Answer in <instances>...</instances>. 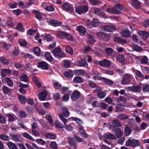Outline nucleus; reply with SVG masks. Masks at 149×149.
<instances>
[{
  "label": "nucleus",
  "instance_id": "nucleus-1",
  "mask_svg": "<svg viewBox=\"0 0 149 149\" xmlns=\"http://www.w3.org/2000/svg\"><path fill=\"white\" fill-rule=\"evenodd\" d=\"M134 79L133 76L130 74H125L122 79L121 84L122 85L129 84L130 81Z\"/></svg>",
  "mask_w": 149,
  "mask_h": 149
},
{
  "label": "nucleus",
  "instance_id": "nucleus-2",
  "mask_svg": "<svg viewBox=\"0 0 149 149\" xmlns=\"http://www.w3.org/2000/svg\"><path fill=\"white\" fill-rule=\"evenodd\" d=\"M125 145L127 146L133 147L138 146L139 145V141L132 138H130L126 141Z\"/></svg>",
  "mask_w": 149,
  "mask_h": 149
},
{
  "label": "nucleus",
  "instance_id": "nucleus-3",
  "mask_svg": "<svg viewBox=\"0 0 149 149\" xmlns=\"http://www.w3.org/2000/svg\"><path fill=\"white\" fill-rule=\"evenodd\" d=\"M53 55L55 57H64L65 56V53L62 51L61 49L56 48L52 51Z\"/></svg>",
  "mask_w": 149,
  "mask_h": 149
},
{
  "label": "nucleus",
  "instance_id": "nucleus-4",
  "mask_svg": "<svg viewBox=\"0 0 149 149\" xmlns=\"http://www.w3.org/2000/svg\"><path fill=\"white\" fill-rule=\"evenodd\" d=\"M62 9L66 12L72 13L74 12V8L68 2L64 3L62 7Z\"/></svg>",
  "mask_w": 149,
  "mask_h": 149
},
{
  "label": "nucleus",
  "instance_id": "nucleus-5",
  "mask_svg": "<svg viewBox=\"0 0 149 149\" xmlns=\"http://www.w3.org/2000/svg\"><path fill=\"white\" fill-rule=\"evenodd\" d=\"M88 10V7L86 6H82L77 7L75 9L76 13L81 14L86 13Z\"/></svg>",
  "mask_w": 149,
  "mask_h": 149
},
{
  "label": "nucleus",
  "instance_id": "nucleus-6",
  "mask_svg": "<svg viewBox=\"0 0 149 149\" xmlns=\"http://www.w3.org/2000/svg\"><path fill=\"white\" fill-rule=\"evenodd\" d=\"M87 21L88 23L87 25L88 27L90 28L97 26L100 23L99 21L98 20L95 19L91 22L89 20H88Z\"/></svg>",
  "mask_w": 149,
  "mask_h": 149
},
{
  "label": "nucleus",
  "instance_id": "nucleus-7",
  "mask_svg": "<svg viewBox=\"0 0 149 149\" xmlns=\"http://www.w3.org/2000/svg\"><path fill=\"white\" fill-rule=\"evenodd\" d=\"M47 22L49 24L54 26H60L62 24L60 22L54 19H47Z\"/></svg>",
  "mask_w": 149,
  "mask_h": 149
},
{
  "label": "nucleus",
  "instance_id": "nucleus-8",
  "mask_svg": "<svg viewBox=\"0 0 149 149\" xmlns=\"http://www.w3.org/2000/svg\"><path fill=\"white\" fill-rule=\"evenodd\" d=\"M99 64L102 67L104 68H107L110 66V63L109 60L106 59H104L100 61L99 63Z\"/></svg>",
  "mask_w": 149,
  "mask_h": 149
},
{
  "label": "nucleus",
  "instance_id": "nucleus-9",
  "mask_svg": "<svg viewBox=\"0 0 149 149\" xmlns=\"http://www.w3.org/2000/svg\"><path fill=\"white\" fill-rule=\"evenodd\" d=\"M138 33L141 38L143 40H146L149 35L148 32L142 31H139Z\"/></svg>",
  "mask_w": 149,
  "mask_h": 149
},
{
  "label": "nucleus",
  "instance_id": "nucleus-10",
  "mask_svg": "<svg viewBox=\"0 0 149 149\" xmlns=\"http://www.w3.org/2000/svg\"><path fill=\"white\" fill-rule=\"evenodd\" d=\"M114 14H118L120 13V11L123 10L122 6L118 4L113 7Z\"/></svg>",
  "mask_w": 149,
  "mask_h": 149
},
{
  "label": "nucleus",
  "instance_id": "nucleus-11",
  "mask_svg": "<svg viewBox=\"0 0 149 149\" xmlns=\"http://www.w3.org/2000/svg\"><path fill=\"white\" fill-rule=\"evenodd\" d=\"M47 92L46 91H43L40 93L38 95V97L40 100H45L47 97Z\"/></svg>",
  "mask_w": 149,
  "mask_h": 149
},
{
  "label": "nucleus",
  "instance_id": "nucleus-12",
  "mask_svg": "<svg viewBox=\"0 0 149 149\" xmlns=\"http://www.w3.org/2000/svg\"><path fill=\"white\" fill-rule=\"evenodd\" d=\"M103 29L105 31L109 32H113L115 30L114 26L111 25H106L103 27Z\"/></svg>",
  "mask_w": 149,
  "mask_h": 149
},
{
  "label": "nucleus",
  "instance_id": "nucleus-13",
  "mask_svg": "<svg viewBox=\"0 0 149 149\" xmlns=\"http://www.w3.org/2000/svg\"><path fill=\"white\" fill-rule=\"evenodd\" d=\"M77 30L78 31L80 34L81 36H84L86 31L85 29L82 26H78L76 27Z\"/></svg>",
  "mask_w": 149,
  "mask_h": 149
},
{
  "label": "nucleus",
  "instance_id": "nucleus-14",
  "mask_svg": "<svg viewBox=\"0 0 149 149\" xmlns=\"http://www.w3.org/2000/svg\"><path fill=\"white\" fill-rule=\"evenodd\" d=\"M38 67L43 70H47L48 68V66L45 62L44 61L39 63L38 65Z\"/></svg>",
  "mask_w": 149,
  "mask_h": 149
},
{
  "label": "nucleus",
  "instance_id": "nucleus-15",
  "mask_svg": "<svg viewBox=\"0 0 149 149\" xmlns=\"http://www.w3.org/2000/svg\"><path fill=\"white\" fill-rule=\"evenodd\" d=\"M77 65L78 66L85 67L87 66V63L86 60L84 59H83L78 61L77 63Z\"/></svg>",
  "mask_w": 149,
  "mask_h": 149
},
{
  "label": "nucleus",
  "instance_id": "nucleus-16",
  "mask_svg": "<svg viewBox=\"0 0 149 149\" xmlns=\"http://www.w3.org/2000/svg\"><path fill=\"white\" fill-rule=\"evenodd\" d=\"M114 132L118 138H120L123 135V131L118 128H116Z\"/></svg>",
  "mask_w": 149,
  "mask_h": 149
},
{
  "label": "nucleus",
  "instance_id": "nucleus-17",
  "mask_svg": "<svg viewBox=\"0 0 149 149\" xmlns=\"http://www.w3.org/2000/svg\"><path fill=\"white\" fill-rule=\"evenodd\" d=\"M67 33L63 31L57 32L56 36L60 39H63L65 38Z\"/></svg>",
  "mask_w": 149,
  "mask_h": 149
},
{
  "label": "nucleus",
  "instance_id": "nucleus-18",
  "mask_svg": "<svg viewBox=\"0 0 149 149\" xmlns=\"http://www.w3.org/2000/svg\"><path fill=\"white\" fill-rule=\"evenodd\" d=\"M131 34L129 31L127 29L123 30L121 32L120 35L122 37L125 38H128L130 36Z\"/></svg>",
  "mask_w": 149,
  "mask_h": 149
},
{
  "label": "nucleus",
  "instance_id": "nucleus-19",
  "mask_svg": "<svg viewBox=\"0 0 149 149\" xmlns=\"http://www.w3.org/2000/svg\"><path fill=\"white\" fill-rule=\"evenodd\" d=\"M94 12L96 14L100 15L102 17H104V13L101 10L96 8H94Z\"/></svg>",
  "mask_w": 149,
  "mask_h": 149
},
{
  "label": "nucleus",
  "instance_id": "nucleus-20",
  "mask_svg": "<svg viewBox=\"0 0 149 149\" xmlns=\"http://www.w3.org/2000/svg\"><path fill=\"white\" fill-rule=\"evenodd\" d=\"M33 11L35 15V17L36 19L40 20L42 18V13L35 10H33Z\"/></svg>",
  "mask_w": 149,
  "mask_h": 149
},
{
  "label": "nucleus",
  "instance_id": "nucleus-21",
  "mask_svg": "<svg viewBox=\"0 0 149 149\" xmlns=\"http://www.w3.org/2000/svg\"><path fill=\"white\" fill-rule=\"evenodd\" d=\"M13 140L16 142H22V140L21 139V136L19 135L18 136L16 135H13L12 137Z\"/></svg>",
  "mask_w": 149,
  "mask_h": 149
},
{
  "label": "nucleus",
  "instance_id": "nucleus-22",
  "mask_svg": "<svg viewBox=\"0 0 149 149\" xmlns=\"http://www.w3.org/2000/svg\"><path fill=\"white\" fill-rule=\"evenodd\" d=\"M113 40L114 41L120 42L122 44H124L127 43V40L125 39H123L119 37L114 38Z\"/></svg>",
  "mask_w": 149,
  "mask_h": 149
},
{
  "label": "nucleus",
  "instance_id": "nucleus-23",
  "mask_svg": "<svg viewBox=\"0 0 149 149\" xmlns=\"http://www.w3.org/2000/svg\"><path fill=\"white\" fill-rule=\"evenodd\" d=\"M104 136L105 138L110 140L116 139L114 135L111 134H105Z\"/></svg>",
  "mask_w": 149,
  "mask_h": 149
},
{
  "label": "nucleus",
  "instance_id": "nucleus-24",
  "mask_svg": "<svg viewBox=\"0 0 149 149\" xmlns=\"http://www.w3.org/2000/svg\"><path fill=\"white\" fill-rule=\"evenodd\" d=\"M131 4L132 6L137 8H139L141 6L140 2L136 0H132Z\"/></svg>",
  "mask_w": 149,
  "mask_h": 149
},
{
  "label": "nucleus",
  "instance_id": "nucleus-25",
  "mask_svg": "<svg viewBox=\"0 0 149 149\" xmlns=\"http://www.w3.org/2000/svg\"><path fill=\"white\" fill-rule=\"evenodd\" d=\"M2 90L4 94L9 95L11 93L10 89L8 87L3 85L2 87Z\"/></svg>",
  "mask_w": 149,
  "mask_h": 149
},
{
  "label": "nucleus",
  "instance_id": "nucleus-26",
  "mask_svg": "<svg viewBox=\"0 0 149 149\" xmlns=\"http://www.w3.org/2000/svg\"><path fill=\"white\" fill-rule=\"evenodd\" d=\"M79 130V132L81 134L82 136L83 137H87L88 136L84 132L83 127L81 125H79L77 127Z\"/></svg>",
  "mask_w": 149,
  "mask_h": 149
},
{
  "label": "nucleus",
  "instance_id": "nucleus-27",
  "mask_svg": "<svg viewBox=\"0 0 149 149\" xmlns=\"http://www.w3.org/2000/svg\"><path fill=\"white\" fill-rule=\"evenodd\" d=\"M126 101V98L124 97L120 96L117 99L116 101L117 103L120 104H124Z\"/></svg>",
  "mask_w": 149,
  "mask_h": 149
},
{
  "label": "nucleus",
  "instance_id": "nucleus-28",
  "mask_svg": "<svg viewBox=\"0 0 149 149\" xmlns=\"http://www.w3.org/2000/svg\"><path fill=\"white\" fill-rule=\"evenodd\" d=\"M11 72V70L9 69H3L1 70V74L3 77H6L8 75H9Z\"/></svg>",
  "mask_w": 149,
  "mask_h": 149
},
{
  "label": "nucleus",
  "instance_id": "nucleus-29",
  "mask_svg": "<svg viewBox=\"0 0 149 149\" xmlns=\"http://www.w3.org/2000/svg\"><path fill=\"white\" fill-rule=\"evenodd\" d=\"M79 92H74L71 96V99L73 100H75L79 97Z\"/></svg>",
  "mask_w": 149,
  "mask_h": 149
},
{
  "label": "nucleus",
  "instance_id": "nucleus-30",
  "mask_svg": "<svg viewBox=\"0 0 149 149\" xmlns=\"http://www.w3.org/2000/svg\"><path fill=\"white\" fill-rule=\"evenodd\" d=\"M63 48H65V51L71 55L73 54V50L72 48L69 45H64Z\"/></svg>",
  "mask_w": 149,
  "mask_h": 149
},
{
  "label": "nucleus",
  "instance_id": "nucleus-31",
  "mask_svg": "<svg viewBox=\"0 0 149 149\" xmlns=\"http://www.w3.org/2000/svg\"><path fill=\"white\" fill-rule=\"evenodd\" d=\"M131 46L132 49L136 52H139L142 50L141 48L136 45H133Z\"/></svg>",
  "mask_w": 149,
  "mask_h": 149
},
{
  "label": "nucleus",
  "instance_id": "nucleus-32",
  "mask_svg": "<svg viewBox=\"0 0 149 149\" xmlns=\"http://www.w3.org/2000/svg\"><path fill=\"white\" fill-rule=\"evenodd\" d=\"M4 81L7 83L8 86L10 87L13 86V81L9 78L6 77L4 79Z\"/></svg>",
  "mask_w": 149,
  "mask_h": 149
},
{
  "label": "nucleus",
  "instance_id": "nucleus-33",
  "mask_svg": "<svg viewBox=\"0 0 149 149\" xmlns=\"http://www.w3.org/2000/svg\"><path fill=\"white\" fill-rule=\"evenodd\" d=\"M22 136L23 137L29 139L30 140L32 141L35 140V139L33 138L28 133L26 132L23 133L22 134Z\"/></svg>",
  "mask_w": 149,
  "mask_h": 149
},
{
  "label": "nucleus",
  "instance_id": "nucleus-34",
  "mask_svg": "<svg viewBox=\"0 0 149 149\" xmlns=\"http://www.w3.org/2000/svg\"><path fill=\"white\" fill-rule=\"evenodd\" d=\"M102 80L106 84L109 85L111 86L113 84V81L110 79L103 77L102 78Z\"/></svg>",
  "mask_w": 149,
  "mask_h": 149
},
{
  "label": "nucleus",
  "instance_id": "nucleus-35",
  "mask_svg": "<svg viewBox=\"0 0 149 149\" xmlns=\"http://www.w3.org/2000/svg\"><path fill=\"white\" fill-rule=\"evenodd\" d=\"M7 146L10 149H18L15 144L11 142H8Z\"/></svg>",
  "mask_w": 149,
  "mask_h": 149
},
{
  "label": "nucleus",
  "instance_id": "nucleus-36",
  "mask_svg": "<svg viewBox=\"0 0 149 149\" xmlns=\"http://www.w3.org/2000/svg\"><path fill=\"white\" fill-rule=\"evenodd\" d=\"M87 43L93 44L95 42V40L93 37L91 35H89L87 36Z\"/></svg>",
  "mask_w": 149,
  "mask_h": 149
},
{
  "label": "nucleus",
  "instance_id": "nucleus-37",
  "mask_svg": "<svg viewBox=\"0 0 149 149\" xmlns=\"http://www.w3.org/2000/svg\"><path fill=\"white\" fill-rule=\"evenodd\" d=\"M33 81L36 83L39 87H40L41 86V84L40 82L36 76L34 77H33Z\"/></svg>",
  "mask_w": 149,
  "mask_h": 149
},
{
  "label": "nucleus",
  "instance_id": "nucleus-38",
  "mask_svg": "<svg viewBox=\"0 0 149 149\" xmlns=\"http://www.w3.org/2000/svg\"><path fill=\"white\" fill-rule=\"evenodd\" d=\"M124 105L123 104H120L116 105V112H120L124 108Z\"/></svg>",
  "mask_w": 149,
  "mask_h": 149
},
{
  "label": "nucleus",
  "instance_id": "nucleus-39",
  "mask_svg": "<svg viewBox=\"0 0 149 149\" xmlns=\"http://www.w3.org/2000/svg\"><path fill=\"white\" fill-rule=\"evenodd\" d=\"M133 91L135 92L140 93L141 91V88L139 86H133Z\"/></svg>",
  "mask_w": 149,
  "mask_h": 149
},
{
  "label": "nucleus",
  "instance_id": "nucleus-40",
  "mask_svg": "<svg viewBox=\"0 0 149 149\" xmlns=\"http://www.w3.org/2000/svg\"><path fill=\"white\" fill-rule=\"evenodd\" d=\"M45 57L47 60L49 61H51L53 60L52 57L49 52H47L45 54Z\"/></svg>",
  "mask_w": 149,
  "mask_h": 149
},
{
  "label": "nucleus",
  "instance_id": "nucleus-41",
  "mask_svg": "<svg viewBox=\"0 0 149 149\" xmlns=\"http://www.w3.org/2000/svg\"><path fill=\"white\" fill-rule=\"evenodd\" d=\"M6 122V117L2 114H0V123L5 124Z\"/></svg>",
  "mask_w": 149,
  "mask_h": 149
},
{
  "label": "nucleus",
  "instance_id": "nucleus-42",
  "mask_svg": "<svg viewBox=\"0 0 149 149\" xmlns=\"http://www.w3.org/2000/svg\"><path fill=\"white\" fill-rule=\"evenodd\" d=\"M33 52L37 56H39L40 53V49L37 47L34 48Z\"/></svg>",
  "mask_w": 149,
  "mask_h": 149
},
{
  "label": "nucleus",
  "instance_id": "nucleus-43",
  "mask_svg": "<svg viewBox=\"0 0 149 149\" xmlns=\"http://www.w3.org/2000/svg\"><path fill=\"white\" fill-rule=\"evenodd\" d=\"M46 117L50 124L51 126H54L53 121L51 118V116H50V114H48L46 115Z\"/></svg>",
  "mask_w": 149,
  "mask_h": 149
},
{
  "label": "nucleus",
  "instance_id": "nucleus-44",
  "mask_svg": "<svg viewBox=\"0 0 149 149\" xmlns=\"http://www.w3.org/2000/svg\"><path fill=\"white\" fill-rule=\"evenodd\" d=\"M73 81L74 83H78L81 82L82 80L81 77L76 76L74 78Z\"/></svg>",
  "mask_w": 149,
  "mask_h": 149
},
{
  "label": "nucleus",
  "instance_id": "nucleus-45",
  "mask_svg": "<svg viewBox=\"0 0 149 149\" xmlns=\"http://www.w3.org/2000/svg\"><path fill=\"white\" fill-rule=\"evenodd\" d=\"M64 75L65 77L68 78H70L73 76V73L71 71H67L65 72Z\"/></svg>",
  "mask_w": 149,
  "mask_h": 149
},
{
  "label": "nucleus",
  "instance_id": "nucleus-46",
  "mask_svg": "<svg viewBox=\"0 0 149 149\" xmlns=\"http://www.w3.org/2000/svg\"><path fill=\"white\" fill-rule=\"evenodd\" d=\"M125 132L127 136L129 135L131 132V130L130 127L128 126H126L125 130Z\"/></svg>",
  "mask_w": 149,
  "mask_h": 149
},
{
  "label": "nucleus",
  "instance_id": "nucleus-47",
  "mask_svg": "<svg viewBox=\"0 0 149 149\" xmlns=\"http://www.w3.org/2000/svg\"><path fill=\"white\" fill-rule=\"evenodd\" d=\"M134 58L136 60V61H138L140 59V57L138 56H136L134 55H132V56H129L128 57V58L129 59H131V61L129 62V63H132L133 62V58Z\"/></svg>",
  "mask_w": 149,
  "mask_h": 149
},
{
  "label": "nucleus",
  "instance_id": "nucleus-48",
  "mask_svg": "<svg viewBox=\"0 0 149 149\" xmlns=\"http://www.w3.org/2000/svg\"><path fill=\"white\" fill-rule=\"evenodd\" d=\"M63 66L65 68H69L70 65V63L69 61L64 60L63 61Z\"/></svg>",
  "mask_w": 149,
  "mask_h": 149
},
{
  "label": "nucleus",
  "instance_id": "nucleus-49",
  "mask_svg": "<svg viewBox=\"0 0 149 149\" xmlns=\"http://www.w3.org/2000/svg\"><path fill=\"white\" fill-rule=\"evenodd\" d=\"M17 28L18 30L23 32L24 31V30L23 29V26L22 24L21 23H19L17 26Z\"/></svg>",
  "mask_w": 149,
  "mask_h": 149
},
{
  "label": "nucleus",
  "instance_id": "nucleus-50",
  "mask_svg": "<svg viewBox=\"0 0 149 149\" xmlns=\"http://www.w3.org/2000/svg\"><path fill=\"white\" fill-rule=\"evenodd\" d=\"M55 125L56 127L58 128L62 129L64 127V125L61 123L58 122L57 120L55 121Z\"/></svg>",
  "mask_w": 149,
  "mask_h": 149
},
{
  "label": "nucleus",
  "instance_id": "nucleus-51",
  "mask_svg": "<svg viewBox=\"0 0 149 149\" xmlns=\"http://www.w3.org/2000/svg\"><path fill=\"white\" fill-rule=\"evenodd\" d=\"M105 51L106 54L108 55H110L113 52V49L110 47L106 48Z\"/></svg>",
  "mask_w": 149,
  "mask_h": 149
},
{
  "label": "nucleus",
  "instance_id": "nucleus-52",
  "mask_svg": "<svg viewBox=\"0 0 149 149\" xmlns=\"http://www.w3.org/2000/svg\"><path fill=\"white\" fill-rule=\"evenodd\" d=\"M116 59L118 61L120 62L124 61L125 60V58L124 56L121 55H118L116 57Z\"/></svg>",
  "mask_w": 149,
  "mask_h": 149
},
{
  "label": "nucleus",
  "instance_id": "nucleus-53",
  "mask_svg": "<svg viewBox=\"0 0 149 149\" xmlns=\"http://www.w3.org/2000/svg\"><path fill=\"white\" fill-rule=\"evenodd\" d=\"M148 59L147 57L144 56L141 60V62L142 64H146L148 63Z\"/></svg>",
  "mask_w": 149,
  "mask_h": 149
},
{
  "label": "nucleus",
  "instance_id": "nucleus-54",
  "mask_svg": "<svg viewBox=\"0 0 149 149\" xmlns=\"http://www.w3.org/2000/svg\"><path fill=\"white\" fill-rule=\"evenodd\" d=\"M20 80L21 81L24 82H26L28 80V78L27 76L24 74H23L20 77Z\"/></svg>",
  "mask_w": 149,
  "mask_h": 149
},
{
  "label": "nucleus",
  "instance_id": "nucleus-55",
  "mask_svg": "<svg viewBox=\"0 0 149 149\" xmlns=\"http://www.w3.org/2000/svg\"><path fill=\"white\" fill-rule=\"evenodd\" d=\"M59 117L64 123L65 125H66V124L68 122V120L64 118L61 114H60L59 115Z\"/></svg>",
  "mask_w": 149,
  "mask_h": 149
},
{
  "label": "nucleus",
  "instance_id": "nucleus-56",
  "mask_svg": "<svg viewBox=\"0 0 149 149\" xmlns=\"http://www.w3.org/2000/svg\"><path fill=\"white\" fill-rule=\"evenodd\" d=\"M62 111L63 114L65 116L67 117L69 116V112L65 109L63 108Z\"/></svg>",
  "mask_w": 149,
  "mask_h": 149
},
{
  "label": "nucleus",
  "instance_id": "nucleus-57",
  "mask_svg": "<svg viewBox=\"0 0 149 149\" xmlns=\"http://www.w3.org/2000/svg\"><path fill=\"white\" fill-rule=\"evenodd\" d=\"M93 78L95 79L102 80L103 77H101V74H100L95 73L93 76Z\"/></svg>",
  "mask_w": 149,
  "mask_h": 149
},
{
  "label": "nucleus",
  "instance_id": "nucleus-58",
  "mask_svg": "<svg viewBox=\"0 0 149 149\" xmlns=\"http://www.w3.org/2000/svg\"><path fill=\"white\" fill-rule=\"evenodd\" d=\"M36 142L42 145H44L46 142L42 139H36Z\"/></svg>",
  "mask_w": 149,
  "mask_h": 149
},
{
  "label": "nucleus",
  "instance_id": "nucleus-59",
  "mask_svg": "<svg viewBox=\"0 0 149 149\" xmlns=\"http://www.w3.org/2000/svg\"><path fill=\"white\" fill-rule=\"evenodd\" d=\"M19 99L20 102L22 104L25 103L26 101V98L23 95H20L19 97Z\"/></svg>",
  "mask_w": 149,
  "mask_h": 149
},
{
  "label": "nucleus",
  "instance_id": "nucleus-60",
  "mask_svg": "<svg viewBox=\"0 0 149 149\" xmlns=\"http://www.w3.org/2000/svg\"><path fill=\"white\" fill-rule=\"evenodd\" d=\"M0 138L1 139L5 141H8L9 139V137L8 136L5 135L3 134H1L0 135Z\"/></svg>",
  "mask_w": 149,
  "mask_h": 149
},
{
  "label": "nucleus",
  "instance_id": "nucleus-61",
  "mask_svg": "<svg viewBox=\"0 0 149 149\" xmlns=\"http://www.w3.org/2000/svg\"><path fill=\"white\" fill-rule=\"evenodd\" d=\"M46 136L47 138H48L51 139H55L56 138V136L55 135L49 133L47 134L46 135Z\"/></svg>",
  "mask_w": 149,
  "mask_h": 149
},
{
  "label": "nucleus",
  "instance_id": "nucleus-62",
  "mask_svg": "<svg viewBox=\"0 0 149 149\" xmlns=\"http://www.w3.org/2000/svg\"><path fill=\"white\" fill-rule=\"evenodd\" d=\"M65 128L67 131H72L73 130V128L70 124L68 125H65Z\"/></svg>",
  "mask_w": 149,
  "mask_h": 149
},
{
  "label": "nucleus",
  "instance_id": "nucleus-63",
  "mask_svg": "<svg viewBox=\"0 0 149 149\" xmlns=\"http://www.w3.org/2000/svg\"><path fill=\"white\" fill-rule=\"evenodd\" d=\"M19 43L21 46H26L27 44L25 40L22 39L19 40Z\"/></svg>",
  "mask_w": 149,
  "mask_h": 149
},
{
  "label": "nucleus",
  "instance_id": "nucleus-64",
  "mask_svg": "<svg viewBox=\"0 0 149 149\" xmlns=\"http://www.w3.org/2000/svg\"><path fill=\"white\" fill-rule=\"evenodd\" d=\"M53 86L55 89H58L61 86V85L58 82H56L54 84Z\"/></svg>",
  "mask_w": 149,
  "mask_h": 149
}]
</instances>
